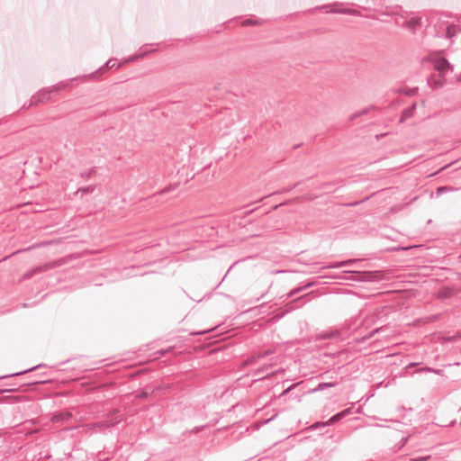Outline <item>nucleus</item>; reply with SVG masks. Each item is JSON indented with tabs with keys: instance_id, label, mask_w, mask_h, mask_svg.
Segmentation results:
<instances>
[{
	"instance_id": "obj_1",
	"label": "nucleus",
	"mask_w": 461,
	"mask_h": 461,
	"mask_svg": "<svg viewBox=\"0 0 461 461\" xmlns=\"http://www.w3.org/2000/svg\"><path fill=\"white\" fill-rule=\"evenodd\" d=\"M450 67V64L445 59H438L434 61V68L440 73L447 71Z\"/></svg>"
},
{
	"instance_id": "obj_2",
	"label": "nucleus",
	"mask_w": 461,
	"mask_h": 461,
	"mask_svg": "<svg viewBox=\"0 0 461 461\" xmlns=\"http://www.w3.org/2000/svg\"><path fill=\"white\" fill-rule=\"evenodd\" d=\"M349 412V409H347L336 415H334L333 417L330 418V420L328 421V424H330V423H334V422H337L338 420H339L342 417H344L346 414H348Z\"/></svg>"
},
{
	"instance_id": "obj_3",
	"label": "nucleus",
	"mask_w": 461,
	"mask_h": 461,
	"mask_svg": "<svg viewBox=\"0 0 461 461\" xmlns=\"http://www.w3.org/2000/svg\"><path fill=\"white\" fill-rule=\"evenodd\" d=\"M69 417H71V413L65 412V413H59V414L55 415L52 418V420L54 421H59V420H63L68 419Z\"/></svg>"
},
{
	"instance_id": "obj_4",
	"label": "nucleus",
	"mask_w": 461,
	"mask_h": 461,
	"mask_svg": "<svg viewBox=\"0 0 461 461\" xmlns=\"http://www.w3.org/2000/svg\"><path fill=\"white\" fill-rule=\"evenodd\" d=\"M452 294V290L449 289V288H442L439 292H438V296L439 298H445V297H447V296H450Z\"/></svg>"
},
{
	"instance_id": "obj_5",
	"label": "nucleus",
	"mask_w": 461,
	"mask_h": 461,
	"mask_svg": "<svg viewBox=\"0 0 461 461\" xmlns=\"http://www.w3.org/2000/svg\"><path fill=\"white\" fill-rule=\"evenodd\" d=\"M332 386H334V384H332V383H323V384H320L318 385V387L314 391H316V390H323V389H325L327 387H332Z\"/></svg>"
},
{
	"instance_id": "obj_6",
	"label": "nucleus",
	"mask_w": 461,
	"mask_h": 461,
	"mask_svg": "<svg viewBox=\"0 0 461 461\" xmlns=\"http://www.w3.org/2000/svg\"><path fill=\"white\" fill-rule=\"evenodd\" d=\"M448 188L447 186H441L438 188V194H441L444 191H447Z\"/></svg>"
},
{
	"instance_id": "obj_7",
	"label": "nucleus",
	"mask_w": 461,
	"mask_h": 461,
	"mask_svg": "<svg viewBox=\"0 0 461 461\" xmlns=\"http://www.w3.org/2000/svg\"><path fill=\"white\" fill-rule=\"evenodd\" d=\"M371 275H372L371 273H365V274L363 275V279H367V278H369V277L371 276Z\"/></svg>"
},
{
	"instance_id": "obj_8",
	"label": "nucleus",
	"mask_w": 461,
	"mask_h": 461,
	"mask_svg": "<svg viewBox=\"0 0 461 461\" xmlns=\"http://www.w3.org/2000/svg\"><path fill=\"white\" fill-rule=\"evenodd\" d=\"M411 461H416V460H414V459H411Z\"/></svg>"
}]
</instances>
